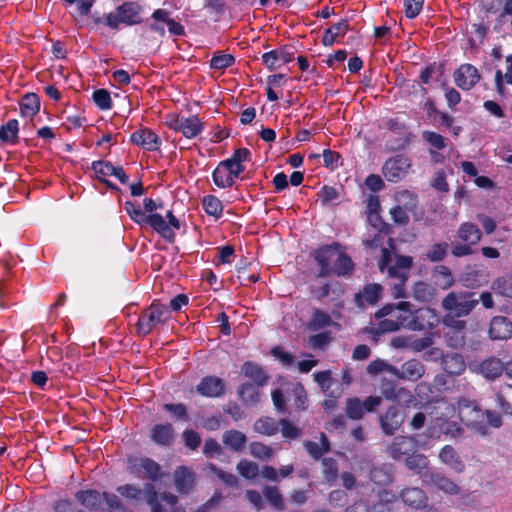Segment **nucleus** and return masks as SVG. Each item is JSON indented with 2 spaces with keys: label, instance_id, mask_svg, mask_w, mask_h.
Segmentation results:
<instances>
[{
  "label": "nucleus",
  "instance_id": "f257e3e1",
  "mask_svg": "<svg viewBox=\"0 0 512 512\" xmlns=\"http://www.w3.org/2000/svg\"><path fill=\"white\" fill-rule=\"evenodd\" d=\"M125 210L129 217L140 226H150L163 239L173 242L175 238L174 229L167 223L160 214H146L141 206L132 201L125 202Z\"/></svg>",
  "mask_w": 512,
  "mask_h": 512
},
{
  "label": "nucleus",
  "instance_id": "f03ea898",
  "mask_svg": "<svg viewBox=\"0 0 512 512\" xmlns=\"http://www.w3.org/2000/svg\"><path fill=\"white\" fill-rule=\"evenodd\" d=\"M479 303L476 294L469 291H452L442 300V307L445 311L456 317H464Z\"/></svg>",
  "mask_w": 512,
  "mask_h": 512
},
{
  "label": "nucleus",
  "instance_id": "7ed1b4c3",
  "mask_svg": "<svg viewBox=\"0 0 512 512\" xmlns=\"http://www.w3.org/2000/svg\"><path fill=\"white\" fill-rule=\"evenodd\" d=\"M141 20V6L135 2H127L109 13L105 23L108 27L117 29L121 24L131 26L140 23Z\"/></svg>",
  "mask_w": 512,
  "mask_h": 512
},
{
  "label": "nucleus",
  "instance_id": "20e7f679",
  "mask_svg": "<svg viewBox=\"0 0 512 512\" xmlns=\"http://www.w3.org/2000/svg\"><path fill=\"white\" fill-rule=\"evenodd\" d=\"M169 316V310L166 306L153 303L139 317L137 323V332L140 335H148L154 327L165 321Z\"/></svg>",
  "mask_w": 512,
  "mask_h": 512
},
{
  "label": "nucleus",
  "instance_id": "39448f33",
  "mask_svg": "<svg viewBox=\"0 0 512 512\" xmlns=\"http://www.w3.org/2000/svg\"><path fill=\"white\" fill-rule=\"evenodd\" d=\"M459 415L461 420L476 433L486 435L488 433L485 424V410L471 405L468 401L459 402Z\"/></svg>",
  "mask_w": 512,
  "mask_h": 512
},
{
  "label": "nucleus",
  "instance_id": "423d86ee",
  "mask_svg": "<svg viewBox=\"0 0 512 512\" xmlns=\"http://www.w3.org/2000/svg\"><path fill=\"white\" fill-rule=\"evenodd\" d=\"M406 329L412 331L432 330L439 323V316L431 308H420L412 311L409 308V318Z\"/></svg>",
  "mask_w": 512,
  "mask_h": 512
},
{
  "label": "nucleus",
  "instance_id": "0eeeda50",
  "mask_svg": "<svg viewBox=\"0 0 512 512\" xmlns=\"http://www.w3.org/2000/svg\"><path fill=\"white\" fill-rule=\"evenodd\" d=\"M468 368L472 373L481 375L487 380H494L502 375L504 364L499 358L489 357L482 361L470 362Z\"/></svg>",
  "mask_w": 512,
  "mask_h": 512
},
{
  "label": "nucleus",
  "instance_id": "6e6552de",
  "mask_svg": "<svg viewBox=\"0 0 512 512\" xmlns=\"http://www.w3.org/2000/svg\"><path fill=\"white\" fill-rule=\"evenodd\" d=\"M381 404V397L369 396L364 401L357 397L349 398L346 401V414L350 419L359 420L365 413L372 412Z\"/></svg>",
  "mask_w": 512,
  "mask_h": 512
},
{
  "label": "nucleus",
  "instance_id": "1a4fd4ad",
  "mask_svg": "<svg viewBox=\"0 0 512 512\" xmlns=\"http://www.w3.org/2000/svg\"><path fill=\"white\" fill-rule=\"evenodd\" d=\"M130 464L132 472L138 477L157 481L163 476L161 466L150 458H134L130 460Z\"/></svg>",
  "mask_w": 512,
  "mask_h": 512
},
{
  "label": "nucleus",
  "instance_id": "9d476101",
  "mask_svg": "<svg viewBox=\"0 0 512 512\" xmlns=\"http://www.w3.org/2000/svg\"><path fill=\"white\" fill-rule=\"evenodd\" d=\"M411 166L410 159L404 155H397L388 159L383 165L382 172L386 180L397 182L401 180Z\"/></svg>",
  "mask_w": 512,
  "mask_h": 512
},
{
  "label": "nucleus",
  "instance_id": "9b49d317",
  "mask_svg": "<svg viewBox=\"0 0 512 512\" xmlns=\"http://www.w3.org/2000/svg\"><path fill=\"white\" fill-rule=\"evenodd\" d=\"M409 308H411V304L405 301L399 302L397 305L388 304L375 314V318L388 317L392 322H396L398 326L406 329L409 320Z\"/></svg>",
  "mask_w": 512,
  "mask_h": 512
},
{
  "label": "nucleus",
  "instance_id": "f8f14e48",
  "mask_svg": "<svg viewBox=\"0 0 512 512\" xmlns=\"http://www.w3.org/2000/svg\"><path fill=\"white\" fill-rule=\"evenodd\" d=\"M169 127L180 132L186 138H194L202 131V123L196 116L174 117L169 121Z\"/></svg>",
  "mask_w": 512,
  "mask_h": 512
},
{
  "label": "nucleus",
  "instance_id": "ddd939ff",
  "mask_svg": "<svg viewBox=\"0 0 512 512\" xmlns=\"http://www.w3.org/2000/svg\"><path fill=\"white\" fill-rule=\"evenodd\" d=\"M417 442L414 437L397 436L388 447V453L394 460L406 458L412 452H416Z\"/></svg>",
  "mask_w": 512,
  "mask_h": 512
},
{
  "label": "nucleus",
  "instance_id": "4468645a",
  "mask_svg": "<svg viewBox=\"0 0 512 512\" xmlns=\"http://www.w3.org/2000/svg\"><path fill=\"white\" fill-rule=\"evenodd\" d=\"M226 389L225 382L216 376H206L196 386L197 392L204 397L217 398L224 395Z\"/></svg>",
  "mask_w": 512,
  "mask_h": 512
},
{
  "label": "nucleus",
  "instance_id": "2eb2a0df",
  "mask_svg": "<svg viewBox=\"0 0 512 512\" xmlns=\"http://www.w3.org/2000/svg\"><path fill=\"white\" fill-rule=\"evenodd\" d=\"M400 499L410 509L421 510L427 507L428 497L421 488L409 487L400 492Z\"/></svg>",
  "mask_w": 512,
  "mask_h": 512
},
{
  "label": "nucleus",
  "instance_id": "dca6fc26",
  "mask_svg": "<svg viewBox=\"0 0 512 512\" xmlns=\"http://www.w3.org/2000/svg\"><path fill=\"white\" fill-rule=\"evenodd\" d=\"M338 252L337 246H326L314 253V259L317 262L320 271V277H326L332 274V265Z\"/></svg>",
  "mask_w": 512,
  "mask_h": 512
},
{
  "label": "nucleus",
  "instance_id": "f3484780",
  "mask_svg": "<svg viewBox=\"0 0 512 512\" xmlns=\"http://www.w3.org/2000/svg\"><path fill=\"white\" fill-rule=\"evenodd\" d=\"M480 79L478 70L471 64L461 65L454 74L456 85L463 90H470Z\"/></svg>",
  "mask_w": 512,
  "mask_h": 512
},
{
  "label": "nucleus",
  "instance_id": "a211bd4d",
  "mask_svg": "<svg viewBox=\"0 0 512 512\" xmlns=\"http://www.w3.org/2000/svg\"><path fill=\"white\" fill-rule=\"evenodd\" d=\"M131 142L147 151H156L160 148L161 140L155 132L148 128H141L132 133Z\"/></svg>",
  "mask_w": 512,
  "mask_h": 512
},
{
  "label": "nucleus",
  "instance_id": "6ab92c4d",
  "mask_svg": "<svg viewBox=\"0 0 512 512\" xmlns=\"http://www.w3.org/2000/svg\"><path fill=\"white\" fill-rule=\"evenodd\" d=\"M425 373V366L416 359H410L404 362L401 367H396L395 377L402 380L415 382Z\"/></svg>",
  "mask_w": 512,
  "mask_h": 512
},
{
  "label": "nucleus",
  "instance_id": "aec40b11",
  "mask_svg": "<svg viewBox=\"0 0 512 512\" xmlns=\"http://www.w3.org/2000/svg\"><path fill=\"white\" fill-rule=\"evenodd\" d=\"M489 336L492 340H506L512 336V322L506 317L496 316L490 322Z\"/></svg>",
  "mask_w": 512,
  "mask_h": 512
},
{
  "label": "nucleus",
  "instance_id": "412c9836",
  "mask_svg": "<svg viewBox=\"0 0 512 512\" xmlns=\"http://www.w3.org/2000/svg\"><path fill=\"white\" fill-rule=\"evenodd\" d=\"M403 415L396 407H390L381 417L380 425L383 432L387 435L394 434L403 423Z\"/></svg>",
  "mask_w": 512,
  "mask_h": 512
},
{
  "label": "nucleus",
  "instance_id": "4be33fe9",
  "mask_svg": "<svg viewBox=\"0 0 512 512\" xmlns=\"http://www.w3.org/2000/svg\"><path fill=\"white\" fill-rule=\"evenodd\" d=\"M293 56L285 49H278L266 52L262 55V61L269 70H275L290 62Z\"/></svg>",
  "mask_w": 512,
  "mask_h": 512
},
{
  "label": "nucleus",
  "instance_id": "5701e85b",
  "mask_svg": "<svg viewBox=\"0 0 512 512\" xmlns=\"http://www.w3.org/2000/svg\"><path fill=\"white\" fill-rule=\"evenodd\" d=\"M75 498L86 509L90 511H98L103 505V497L96 490H82L75 494Z\"/></svg>",
  "mask_w": 512,
  "mask_h": 512
},
{
  "label": "nucleus",
  "instance_id": "b1692460",
  "mask_svg": "<svg viewBox=\"0 0 512 512\" xmlns=\"http://www.w3.org/2000/svg\"><path fill=\"white\" fill-rule=\"evenodd\" d=\"M381 294V285L376 283L368 284L355 295V302L360 307H363L365 304L373 305L381 298Z\"/></svg>",
  "mask_w": 512,
  "mask_h": 512
},
{
  "label": "nucleus",
  "instance_id": "393cba45",
  "mask_svg": "<svg viewBox=\"0 0 512 512\" xmlns=\"http://www.w3.org/2000/svg\"><path fill=\"white\" fill-rule=\"evenodd\" d=\"M174 483L179 493H188L194 485V473L189 468L180 466L174 472Z\"/></svg>",
  "mask_w": 512,
  "mask_h": 512
},
{
  "label": "nucleus",
  "instance_id": "a878e982",
  "mask_svg": "<svg viewBox=\"0 0 512 512\" xmlns=\"http://www.w3.org/2000/svg\"><path fill=\"white\" fill-rule=\"evenodd\" d=\"M439 459L442 463H444L457 473H461L464 471L465 465L462 459L455 451V449L450 445H445L441 449L439 453Z\"/></svg>",
  "mask_w": 512,
  "mask_h": 512
},
{
  "label": "nucleus",
  "instance_id": "bb28decb",
  "mask_svg": "<svg viewBox=\"0 0 512 512\" xmlns=\"http://www.w3.org/2000/svg\"><path fill=\"white\" fill-rule=\"evenodd\" d=\"M442 365L444 371L453 376L462 374L466 369L463 356L457 353L446 354L442 359Z\"/></svg>",
  "mask_w": 512,
  "mask_h": 512
},
{
  "label": "nucleus",
  "instance_id": "cd10ccee",
  "mask_svg": "<svg viewBox=\"0 0 512 512\" xmlns=\"http://www.w3.org/2000/svg\"><path fill=\"white\" fill-rule=\"evenodd\" d=\"M436 295V288L430 283L419 281L412 287V297L419 302L430 303L436 298Z\"/></svg>",
  "mask_w": 512,
  "mask_h": 512
},
{
  "label": "nucleus",
  "instance_id": "c85d7f7f",
  "mask_svg": "<svg viewBox=\"0 0 512 512\" xmlns=\"http://www.w3.org/2000/svg\"><path fill=\"white\" fill-rule=\"evenodd\" d=\"M432 279L434 281V285L443 290L449 289L454 283V277L451 270L444 265H438L433 269Z\"/></svg>",
  "mask_w": 512,
  "mask_h": 512
},
{
  "label": "nucleus",
  "instance_id": "c756f323",
  "mask_svg": "<svg viewBox=\"0 0 512 512\" xmlns=\"http://www.w3.org/2000/svg\"><path fill=\"white\" fill-rule=\"evenodd\" d=\"M173 435V427L168 423L155 425L151 432L152 440L162 446L169 445L172 442Z\"/></svg>",
  "mask_w": 512,
  "mask_h": 512
},
{
  "label": "nucleus",
  "instance_id": "7c9ffc66",
  "mask_svg": "<svg viewBox=\"0 0 512 512\" xmlns=\"http://www.w3.org/2000/svg\"><path fill=\"white\" fill-rule=\"evenodd\" d=\"M354 264L351 258L338 249L336 259L332 265V274L347 276L353 271Z\"/></svg>",
  "mask_w": 512,
  "mask_h": 512
},
{
  "label": "nucleus",
  "instance_id": "2f4dec72",
  "mask_svg": "<svg viewBox=\"0 0 512 512\" xmlns=\"http://www.w3.org/2000/svg\"><path fill=\"white\" fill-rule=\"evenodd\" d=\"M430 481L438 490L450 495H456L459 493L460 488L451 479L440 473H433L430 476Z\"/></svg>",
  "mask_w": 512,
  "mask_h": 512
},
{
  "label": "nucleus",
  "instance_id": "473e14b6",
  "mask_svg": "<svg viewBox=\"0 0 512 512\" xmlns=\"http://www.w3.org/2000/svg\"><path fill=\"white\" fill-rule=\"evenodd\" d=\"M40 109L39 97L34 93L26 94L20 101V113L23 117L31 118Z\"/></svg>",
  "mask_w": 512,
  "mask_h": 512
},
{
  "label": "nucleus",
  "instance_id": "72a5a7b5",
  "mask_svg": "<svg viewBox=\"0 0 512 512\" xmlns=\"http://www.w3.org/2000/svg\"><path fill=\"white\" fill-rule=\"evenodd\" d=\"M481 235V231L477 225L470 222L463 223L458 230L459 238L470 245L478 243L481 239Z\"/></svg>",
  "mask_w": 512,
  "mask_h": 512
},
{
  "label": "nucleus",
  "instance_id": "f704fd0d",
  "mask_svg": "<svg viewBox=\"0 0 512 512\" xmlns=\"http://www.w3.org/2000/svg\"><path fill=\"white\" fill-rule=\"evenodd\" d=\"M222 440L227 447L239 452L244 449L247 438L238 430H228L223 434Z\"/></svg>",
  "mask_w": 512,
  "mask_h": 512
},
{
  "label": "nucleus",
  "instance_id": "c9c22d12",
  "mask_svg": "<svg viewBox=\"0 0 512 512\" xmlns=\"http://www.w3.org/2000/svg\"><path fill=\"white\" fill-rule=\"evenodd\" d=\"M226 166V164L220 162L212 173L213 182L219 188L231 187L235 181Z\"/></svg>",
  "mask_w": 512,
  "mask_h": 512
},
{
  "label": "nucleus",
  "instance_id": "e433bc0d",
  "mask_svg": "<svg viewBox=\"0 0 512 512\" xmlns=\"http://www.w3.org/2000/svg\"><path fill=\"white\" fill-rule=\"evenodd\" d=\"M374 228L372 238H365L363 240L364 245L367 248H377L382 245L384 235L382 234L383 222L379 217V213L374 214L373 221H369Z\"/></svg>",
  "mask_w": 512,
  "mask_h": 512
},
{
  "label": "nucleus",
  "instance_id": "4c0bfd02",
  "mask_svg": "<svg viewBox=\"0 0 512 512\" xmlns=\"http://www.w3.org/2000/svg\"><path fill=\"white\" fill-rule=\"evenodd\" d=\"M396 499V495L390 490H382L378 493V501L373 503L369 512H392L390 504Z\"/></svg>",
  "mask_w": 512,
  "mask_h": 512
},
{
  "label": "nucleus",
  "instance_id": "58836bf2",
  "mask_svg": "<svg viewBox=\"0 0 512 512\" xmlns=\"http://www.w3.org/2000/svg\"><path fill=\"white\" fill-rule=\"evenodd\" d=\"M242 372L246 377L254 380L258 386H263L267 382V376L258 364L246 362L242 366Z\"/></svg>",
  "mask_w": 512,
  "mask_h": 512
},
{
  "label": "nucleus",
  "instance_id": "ea45409f",
  "mask_svg": "<svg viewBox=\"0 0 512 512\" xmlns=\"http://www.w3.org/2000/svg\"><path fill=\"white\" fill-rule=\"evenodd\" d=\"M254 430L259 434L272 436L279 430V422L270 417H261L254 423Z\"/></svg>",
  "mask_w": 512,
  "mask_h": 512
},
{
  "label": "nucleus",
  "instance_id": "a19ab883",
  "mask_svg": "<svg viewBox=\"0 0 512 512\" xmlns=\"http://www.w3.org/2000/svg\"><path fill=\"white\" fill-rule=\"evenodd\" d=\"M239 397L247 405H254L259 401L260 393L258 385L245 383L238 390Z\"/></svg>",
  "mask_w": 512,
  "mask_h": 512
},
{
  "label": "nucleus",
  "instance_id": "79ce46f5",
  "mask_svg": "<svg viewBox=\"0 0 512 512\" xmlns=\"http://www.w3.org/2000/svg\"><path fill=\"white\" fill-rule=\"evenodd\" d=\"M405 466L416 474H421L428 467V459L423 454L412 452L405 458Z\"/></svg>",
  "mask_w": 512,
  "mask_h": 512
},
{
  "label": "nucleus",
  "instance_id": "37998d69",
  "mask_svg": "<svg viewBox=\"0 0 512 512\" xmlns=\"http://www.w3.org/2000/svg\"><path fill=\"white\" fill-rule=\"evenodd\" d=\"M370 478L377 485H389L393 480L391 468L386 465L374 468L373 470H371Z\"/></svg>",
  "mask_w": 512,
  "mask_h": 512
},
{
  "label": "nucleus",
  "instance_id": "c03bdc74",
  "mask_svg": "<svg viewBox=\"0 0 512 512\" xmlns=\"http://www.w3.org/2000/svg\"><path fill=\"white\" fill-rule=\"evenodd\" d=\"M202 205L205 210V212L210 215L214 216L216 218L221 217L222 211H223V205L222 202L213 195H207L203 197Z\"/></svg>",
  "mask_w": 512,
  "mask_h": 512
},
{
  "label": "nucleus",
  "instance_id": "a18cd8bd",
  "mask_svg": "<svg viewBox=\"0 0 512 512\" xmlns=\"http://www.w3.org/2000/svg\"><path fill=\"white\" fill-rule=\"evenodd\" d=\"M234 62L235 58L233 55L224 52H216L210 60V67L215 70H223L232 66Z\"/></svg>",
  "mask_w": 512,
  "mask_h": 512
},
{
  "label": "nucleus",
  "instance_id": "49530a36",
  "mask_svg": "<svg viewBox=\"0 0 512 512\" xmlns=\"http://www.w3.org/2000/svg\"><path fill=\"white\" fill-rule=\"evenodd\" d=\"M18 131V121L16 119H11L0 128V140L3 142L14 143L18 137Z\"/></svg>",
  "mask_w": 512,
  "mask_h": 512
},
{
  "label": "nucleus",
  "instance_id": "de8ad7c7",
  "mask_svg": "<svg viewBox=\"0 0 512 512\" xmlns=\"http://www.w3.org/2000/svg\"><path fill=\"white\" fill-rule=\"evenodd\" d=\"M307 452L315 459H319L329 450V441L325 434H321V443L309 441L305 444Z\"/></svg>",
  "mask_w": 512,
  "mask_h": 512
},
{
  "label": "nucleus",
  "instance_id": "09e8293b",
  "mask_svg": "<svg viewBox=\"0 0 512 512\" xmlns=\"http://www.w3.org/2000/svg\"><path fill=\"white\" fill-rule=\"evenodd\" d=\"M379 322L376 327L370 328V333L373 336H379L381 334L385 333H392L397 330H399L401 327L396 324V322H392L388 317H382L381 319H378Z\"/></svg>",
  "mask_w": 512,
  "mask_h": 512
},
{
  "label": "nucleus",
  "instance_id": "8fccbe9b",
  "mask_svg": "<svg viewBox=\"0 0 512 512\" xmlns=\"http://www.w3.org/2000/svg\"><path fill=\"white\" fill-rule=\"evenodd\" d=\"M91 169L93 170L97 179L104 181L106 177L112 176L114 165L103 160H98L91 164Z\"/></svg>",
  "mask_w": 512,
  "mask_h": 512
},
{
  "label": "nucleus",
  "instance_id": "3c124183",
  "mask_svg": "<svg viewBox=\"0 0 512 512\" xmlns=\"http://www.w3.org/2000/svg\"><path fill=\"white\" fill-rule=\"evenodd\" d=\"M507 69L503 75L500 70L495 73V84L499 93L503 92V81L512 85V55L506 57Z\"/></svg>",
  "mask_w": 512,
  "mask_h": 512
},
{
  "label": "nucleus",
  "instance_id": "603ef678",
  "mask_svg": "<svg viewBox=\"0 0 512 512\" xmlns=\"http://www.w3.org/2000/svg\"><path fill=\"white\" fill-rule=\"evenodd\" d=\"M237 471L246 479H254L259 474V467L249 460H241L237 465Z\"/></svg>",
  "mask_w": 512,
  "mask_h": 512
},
{
  "label": "nucleus",
  "instance_id": "864d4df0",
  "mask_svg": "<svg viewBox=\"0 0 512 512\" xmlns=\"http://www.w3.org/2000/svg\"><path fill=\"white\" fill-rule=\"evenodd\" d=\"M387 273L389 277L395 278L398 282L394 284V295L396 297H404L403 285L407 279L405 272H398L395 267H388Z\"/></svg>",
  "mask_w": 512,
  "mask_h": 512
},
{
  "label": "nucleus",
  "instance_id": "5fc2aeb1",
  "mask_svg": "<svg viewBox=\"0 0 512 512\" xmlns=\"http://www.w3.org/2000/svg\"><path fill=\"white\" fill-rule=\"evenodd\" d=\"M147 503L151 506L152 512H162L161 505L158 503V494L153 484H146L143 491Z\"/></svg>",
  "mask_w": 512,
  "mask_h": 512
},
{
  "label": "nucleus",
  "instance_id": "6e6d98bb",
  "mask_svg": "<svg viewBox=\"0 0 512 512\" xmlns=\"http://www.w3.org/2000/svg\"><path fill=\"white\" fill-rule=\"evenodd\" d=\"M383 371H387L393 375V373L396 372V366L390 365L382 359L373 360L367 366V373L370 375H376Z\"/></svg>",
  "mask_w": 512,
  "mask_h": 512
},
{
  "label": "nucleus",
  "instance_id": "4d7b16f0",
  "mask_svg": "<svg viewBox=\"0 0 512 512\" xmlns=\"http://www.w3.org/2000/svg\"><path fill=\"white\" fill-rule=\"evenodd\" d=\"M250 454L262 460L269 459L272 457L273 451L272 449L260 442H253L249 446Z\"/></svg>",
  "mask_w": 512,
  "mask_h": 512
},
{
  "label": "nucleus",
  "instance_id": "13d9d810",
  "mask_svg": "<svg viewBox=\"0 0 512 512\" xmlns=\"http://www.w3.org/2000/svg\"><path fill=\"white\" fill-rule=\"evenodd\" d=\"M422 138L433 148L442 150L446 147V139L439 133L432 131H424Z\"/></svg>",
  "mask_w": 512,
  "mask_h": 512
},
{
  "label": "nucleus",
  "instance_id": "bf43d9fd",
  "mask_svg": "<svg viewBox=\"0 0 512 512\" xmlns=\"http://www.w3.org/2000/svg\"><path fill=\"white\" fill-rule=\"evenodd\" d=\"M332 324H333V321L327 313H325L321 310H316L314 312L312 320H311V326L313 329H315V330L323 329Z\"/></svg>",
  "mask_w": 512,
  "mask_h": 512
},
{
  "label": "nucleus",
  "instance_id": "052dcab7",
  "mask_svg": "<svg viewBox=\"0 0 512 512\" xmlns=\"http://www.w3.org/2000/svg\"><path fill=\"white\" fill-rule=\"evenodd\" d=\"M322 465L326 481H335L338 475V466L336 460L333 458H324L322 460Z\"/></svg>",
  "mask_w": 512,
  "mask_h": 512
},
{
  "label": "nucleus",
  "instance_id": "680f3d73",
  "mask_svg": "<svg viewBox=\"0 0 512 512\" xmlns=\"http://www.w3.org/2000/svg\"><path fill=\"white\" fill-rule=\"evenodd\" d=\"M264 496L275 508H283V499L277 487L267 486L264 488Z\"/></svg>",
  "mask_w": 512,
  "mask_h": 512
},
{
  "label": "nucleus",
  "instance_id": "e2e57ef3",
  "mask_svg": "<svg viewBox=\"0 0 512 512\" xmlns=\"http://www.w3.org/2000/svg\"><path fill=\"white\" fill-rule=\"evenodd\" d=\"M93 100L96 103V105L102 110H107L111 108L112 101L110 94L104 89H98L94 91Z\"/></svg>",
  "mask_w": 512,
  "mask_h": 512
},
{
  "label": "nucleus",
  "instance_id": "0e129e2a",
  "mask_svg": "<svg viewBox=\"0 0 512 512\" xmlns=\"http://www.w3.org/2000/svg\"><path fill=\"white\" fill-rule=\"evenodd\" d=\"M447 243L434 244L427 252V258L430 261L437 262L444 259L447 254Z\"/></svg>",
  "mask_w": 512,
  "mask_h": 512
},
{
  "label": "nucleus",
  "instance_id": "69168bd1",
  "mask_svg": "<svg viewBox=\"0 0 512 512\" xmlns=\"http://www.w3.org/2000/svg\"><path fill=\"white\" fill-rule=\"evenodd\" d=\"M423 4L424 0H404L406 17L410 19L417 17L423 8Z\"/></svg>",
  "mask_w": 512,
  "mask_h": 512
},
{
  "label": "nucleus",
  "instance_id": "338daca9",
  "mask_svg": "<svg viewBox=\"0 0 512 512\" xmlns=\"http://www.w3.org/2000/svg\"><path fill=\"white\" fill-rule=\"evenodd\" d=\"M314 380L324 393L328 392L333 383L329 370L314 373Z\"/></svg>",
  "mask_w": 512,
  "mask_h": 512
},
{
  "label": "nucleus",
  "instance_id": "774afa93",
  "mask_svg": "<svg viewBox=\"0 0 512 512\" xmlns=\"http://www.w3.org/2000/svg\"><path fill=\"white\" fill-rule=\"evenodd\" d=\"M319 198L323 205H327L337 200L339 197V192L336 188L331 186H323L318 193Z\"/></svg>",
  "mask_w": 512,
  "mask_h": 512
}]
</instances>
